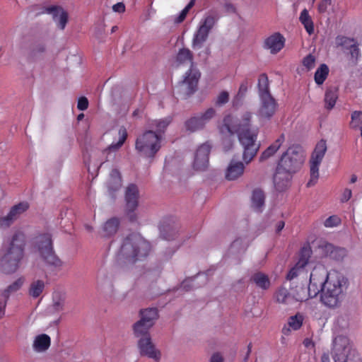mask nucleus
Returning a JSON list of instances; mask_svg holds the SVG:
<instances>
[{
    "mask_svg": "<svg viewBox=\"0 0 362 362\" xmlns=\"http://www.w3.org/2000/svg\"><path fill=\"white\" fill-rule=\"evenodd\" d=\"M252 118V113L248 111L243 113L240 120L228 115L223 118V125L220 128L223 134H237L243 148V160L245 164L251 162L259 148V145L256 143L259 130L251 128Z\"/></svg>",
    "mask_w": 362,
    "mask_h": 362,
    "instance_id": "nucleus-1",
    "label": "nucleus"
},
{
    "mask_svg": "<svg viewBox=\"0 0 362 362\" xmlns=\"http://www.w3.org/2000/svg\"><path fill=\"white\" fill-rule=\"evenodd\" d=\"M349 285V280L345 276L335 271L331 272L322 290L321 301L327 307H338L345 298Z\"/></svg>",
    "mask_w": 362,
    "mask_h": 362,
    "instance_id": "nucleus-2",
    "label": "nucleus"
},
{
    "mask_svg": "<svg viewBox=\"0 0 362 362\" xmlns=\"http://www.w3.org/2000/svg\"><path fill=\"white\" fill-rule=\"evenodd\" d=\"M193 59V54L188 48L179 49L176 56V62L179 64H191L189 69L185 73L184 79L179 82L177 86V91L185 97L189 96L196 91L200 77L199 70L194 65Z\"/></svg>",
    "mask_w": 362,
    "mask_h": 362,
    "instance_id": "nucleus-3",
    "label": "nucleus"
},
{
    "mask_svg": "<svg viewBox=\"0 0 362 362\" xmlns=\"http://www.w3.org/2000/svg\"><path fill=\"white\" fill-rule=\"evenodd\" d=\"M25 244L23 233L18 232L13 235L6 252L0 259V268L4 273L13 274L18 270L24 256Z\"/></svg>",
    "mask_w": 362,
    "mask_h": 362,
    "instance_id": "nucleus-4",
    "label": "nucleus"
},
{
    "mask_svg": "<svg viewBox=\"0 0 362 362\" xmlns=\"http://www.w3.org/2000/svg\"><path fill=\"white\" fill-rule=\"evenodd\" d=\"M151 250L150 243L139 235L127 236L121 246L119 255L134 263L146 257Z\"/></svg>",
    "mask_w": 362,
    "mask_h": 362,
    "instance_id": "nucleus-5",
    "label": "nucleus"
},
{
    "mask_svg": "<svg viewBox=\"0 0 362 362\" xmlns=\"http://www.w3.org/2000/svg\"><path fill=\"white\" fill-rule=\"evenodd\" d=\"M332 355L334 362H362L349 339L339 335L333 340Z\"/></svg>",
    "mask_w": 362,
    "mask_h": 362,
    "instance_id": "nucleus-6",
    "label": "nucleus"
},
{
    "mask_svg": "<svg viewBox=\"0 0 362 362\" xmlns=\"http://www.w3.org/2000/svg\"><path fill=\"white\" fill-rule=\"evenodd\" d=\"M161 138L153 130L146 131L136 139L135 148L142 156L153 158L161 147Z\"/></svg>",
    "mask_w": 362,
    "mask_h": 362,
    "instance_id": "nucleus-7",
    "label": "nucleus"
},
{
    "mask_svg": "<svg viewBox=\"0 0 362 362\" xmlns=\"http://www.w3.org/2000/svg\"><path fill=\"white\" fill-rule=\"evenodd\" d=\"M35 247L48 265L55 268L62 267V262L56 255L53 250L52 236L49 233L41 234L36 237Z\"/></svg>",
    "mask_w": 362,
    "mask_h": 362,
    "instance_id": "nucleus-8",
    "label": "nucleus"
},
{
    "mask_svg": "<svg viewBox=\"0 0 362 362\" xmlns=\"http://www.w3.org/2000/svg\"><path fill=\"white\" fill-rule=\"evenodd\" d=\"M305 161V155L299 146H290L281 156L278 165L288 172L296 173Z\"/></svg>",
    "mask_w": 362,
    "mask_h": 362,
    "instance_id": "nucleus-9",
    "label": "nucleus"
},
{
    "mask_svg": "<svg viewBox=\"0 0 362 362\" xmlns=\"http://www.w3.org/2000/svg\"><path fill=\"white\" fill-rule=\"evenodd\" d=\"M327 143L324 139L318 141L313 151L310 163V179L307 183V187H310L315 185L319 178V167L327 151Z\"/></svg>",
    "mask_w": 362,
    "mask_h": 362,
    "instance_id": "nucleus-10",
    "label": "nucleus"
},
{
    "mask_svg": "<svg viewBox=\"0 0 362 362\" xmlns=\"http://www.w3.org/2000/svg\"><path fill=\"white\" fill-rule=\"evenodd\" d=\"M329 278L328 273L324 268H315L310 276V283L307 286L310 291L311 298H315L322 290L327 284Z\"/></svg>",
    "mask_w": 362,
    "mask_h": 362,
    "instance_id": "nucleus-11",
    "label": "nucleus"
},
{
    "mask_svg": "<svg viewBox=\"0 0 362 362\" xmlns=\"http://www.w3.org/2000/svg\"><path fill=\"white\" fill-rule=\"evenodd\" d=\"M216 115V110L210 107L204 112L193 116L185 122V127L187 131L195 132L203 129L210 120Z\"/></svg>",
    "mask_w": 362,
    "mask_h": 362,
    "instance_id": "nucleus-12",
    "label": "nucleus"
},
{
    "mask_svg": "<svg viewBox=\"0 0 362 362\" xmlns=\"http://www.w3.org/2000/svg\"><path fill=\"white\" fill-rule=\"evenodd\" d=\"M136 345L141 356L147 357L155 362H159L161 352L153 343L151 336L136 339Z\"/></svg>",
    "mask_w": 362,
    "mask_h": 362,
    "instance_id": "nucleus-13",
    "label": "nucleus"
},
{
    "mask_svg": "<svg viewBox=\"0 0 362 362\" xmlns=\"http://www.w3.org/2000/svg\"><path fill=\"white\" fill-rule=\"evenodd\" d=\"M139 189L136 185H129L125 192L126 214L131 222L136 221L135 210L138 206Z\"/></svg>",
    "mask_w": 362,
    "mask_h": 362,
    "instance_id": "nucleus-14",
    "label": "nucleus"
},
{
    "mask_svg": "<svg viewBox=\"0 0 362 362\" xmlns=\"http://www.w3.org/2000/svg\"><path fill=\"white\" fill-rule=\"evenodd\" d=\"M259 100L260 105L257 112V117L260 121L270 120L277 110V102L272 96L259 98Z\"/></svg>",
    "mask_w": 362,
    "mask_h": 362,
    "instance_id": "nucleus-15",
    "label": "nucleus"
},
{
    "mask_svg": "<svg viewBox=\"0 0 362 362\" xmlns=\"http://www.w3.org/2000/svg\"><path fill=\"white\" fill-rule=\"evenodd\" d=\"M211 151V146L204 143L197 150L193 161V168L195 170L204 171L209 166V156Z\"/></svg>",
    "mask_w": 362,
    "mask_h": 362,
    "instance_id": "nucleus-16",
    "label": "nucleus"
},
{
    "mask_svg": "<svg viewBox=\"0 0 362 362\" xmlns=\"http://www.w3.org/2000/svg\"><path fill=\"white\" fill-rule=\"evenodd\" d=\"M293 173L288 172L281 166L277 165L276 172L274 175L273 181L274 187L278 191H284L290 184Z\"/></svg>",
    "mask_w": 362,
    "mask_h": 362,
    "instance_id": "nucleus-17",
    "label": "nucleus"
},
{
    "mask_svg": "<svg viewBox=\"0 0 362 362\" xmlns=\"http://www.w3.org/2000/svg\"><path fill=\"white\" fill-rule=\"evenodd\" d=\"M27 202H21L13 206L7 216L0 218V228H7L24 211L28 209Z\"/></svg>",
    "mask_w": 362,
    "mask_h": 362,
    "instance_id": "nucleus-18",
    "label": "nucleus"
},
{
    "mask_svg": "<svg viewBox=\"0 0 362 362\" xmlns=\"http://www.w3.org/2000/svg\"><path fill=\"white\" fill-rule=\"evenodd\" d=\"M24 281L25 279L23 277L18 278L0 294V318L4 315V310L10 294L18 291Z\"/></svg>",
    "mask_w": 362,
    "mask_h": 362,
    "instance_id": "nucleus-19",
    "label": "nucleus"
},
{
    "mask_svg": "<svg viewBox=\"0 0 362 362\" xmlns=\"http://www.w3.org/2000/svg\"><path fill=\"white\" fill-rule=\"evenodd\" d=\"M285 38L279 33H275L264 41V47L270 50L272 54L278 53L284 47Z\"/></svg>",
    "mask_w": 362,
    "mask_h": 362,
    "instance_id": "nucleus-20",
    "label": "nucleus"
},
{
    "mask_svg": "<svg viewBox=\"0 0 362 362\" xmlns=\"http://www.w3.org/2000/svg\"><path fill=\"white\" fill-rule=\"evenodd\" d=\"M46 11L52 15L54 21L57 23L58 28L64 30L68 21L67 13L61 7L52 6L47 7Z\"/></svg>",
    "mask_w": 362,
    "mask_h": 362,
    "instance_id": "nucleus-21",
    "label": "nucleus"
},
{
    "mask_svg": "<svg viewBox=\"0 0 362 362\" xmlns=\"http://www.w3.org/2000/svg\"><path fill=\"white\" fill-rule=\"evenodd\" d=\"M244 169L242 162L231 160L226 171V178L228 180H235L243 174Z\"/></svg>",
    "mask_w": 362,
    "mask_h": 362,
    "instance_id": "nucleus-22",
    "label": "nucleus"
},
{
    "mask_svg": "<svg viewBox=\"0 0 362 362\" xmlns=\"http://www.w3.org/2000/svg\"><path fill=\"white\" fill-rule=\"evenodd\" d=\"M290 290L292 292L293 298L295 303L303 302L308 300L311 298L310 291L307 288V286L303 284H298L295 286H290Z\"/></svg>",
    "mask_w": 362,
    "mask_h": 362,
    "instance_id": "nucleus-23",
    "label": "nucleus"
},
{
    "mask_svg": "<svg viewBox=\"0 0 362 362\" xmlns=\"http://www.w3.org/2000/svg\"><path fill=\"white\" fill-rule=\"evenodd\" d=\"M293 294L290 288L288 289L285 284L279 287L275 293V298L277 303L284 305H293L295 303L292 297Z\"/></svg>",
    "mask_w": 362,
    "mask_h": 362,
    "instance_id": "nucleus-24",
    "label": "nucleus"
},
{
    "mask_svg": "<svg viewBox=\"0 0 362 362\" xmlns=\"http://www.w3.org/2000/svg\"><path fill=\"white\" fill-rule=\"evenodd\" d=\"M139 315L140 321L153 327L156 320L158 318V310L156 308L141 309Z\"/></svg>",
    "mask_w": 362,
    "mask_h": 362,
    "instance_id": "nucleus-25",
    "label": "nucleus"
},
{
    "mask_svg": "<svg viewBox=\"0 0 362 362\" xmlns=\"http://www.w3.org/2000/svg\"><path fill=\"white\" fill-rule=\"evenodd\" d=\"M152 327V326L138 320L132 325L133 335L136 339L151 337L150 329Z\"/></svg>",
    "mask_w": 362,
    "mask_h": 362,
    "instance_id": "nucleus-26",
    "label": "nucleus"
},
{
    "mask_svg": "<svg viewBox=\"0 0 362 362\" xmlns=\"http://www.w3.org/2000/svg\"><path fill=\"white\" fill-rule=\"evenodd\" d=\"M50 344V337L46 334H41L35 337L33 344V349L38 353L45 352L49 348Z\"/></svg>",
    "mask_w": 362,
    "mask_h": 362,
    "instance_id": "nucleus-27",
    "label": "nucleus"
},
{
    "mask_svg": "<svg viewBox=\"0 0 362 362\" xmlns=\"http://www.w3.org/2000/svg\"><path fill=\"white\" fill-rule=\"evenodd\" d=\"M326 255L337 261L342 260L347 255V250L344 247H334L332 244L325 245Z\"/></svg>",
    "mask_w": 362,
    "mask_h": 362,
    "instance_id": "nucleus-28",
    "label": "nucleus"
},
{
    "mask_svg": "<svg viewBox=\"0 0 362 362\" xmlns=\"http://www.w3.org/2000/svg\"><path fill=\"white\" fill-rule=\"evenodd\" d=\"M122 185L120 173L117 169L112 170L107 182V187L110 194L117 191Z\"/></svg>",
    "mask_w": 362,
    "mask_h": 362,
    "instance_id": "nucleus-29",
    "label": "nucleus"
},
{
    "mask_svg": "<svg viewBox=\"0 0 362 362\" xmlns=\"http://www.w3.org/2000/svg\"><path fill=\"white\" fill-rule=\"evenodd\" d=\"M45 52V46L42 42L33 43L27 54V59L30 62H34L40 58Z\"/></svg>",
    "mask_w": 362,
    "mask_h": 362,
    "instance_id": "nucleus-30",
    "label": "nucleus"
},
{
    "mask_svg": "<svg viewBox=\"0 0 362 362\" xmlns=\"http://www.w3.org/2000/svg\"><path fill=\"white\" fill-rule=\"evenodd\" d=\"M119 226V221L117 218H112L107 220L102 228V236L110 237L116 233Z\"/></svg>",
    "mask_w": 362,
    "mask_h": 362,
    "instance_id": "nucleus-31",
    "label": "nucleus"
},
{
    "mask_svg": "<svg viewBox=\"0 0 362 362\" xmlns=\"http://www.w3.org/2000/svg\"><path fill=\"white\" fill-rule=\"evenodd\" d=\"M257 87L259 98L272 96L269 91V83L266 74H262L259 75Z\"/></svg>",
    "mask_w": 362,
    "mask_h": 362,
    "instance_id": "nucleus-32",
    "label": "nucleus"
},
{
    "mask_svg": "<svg viewBox=\"0 0 362 362\" xmlns=\"http://www.w3.org/2000/svg\"><path fill=\"white\" fill-rule=\"evenodd\" d=\"M284 139V134L279 136L278 139L262 153L259 158L260 161H263L273 156L279 149Z\"/></svg>",
    "mask_w": 362,
    "mask_h": 362,
    "instance_id": "nucleus-33",
    "label": "nucleus"
},
{
    "mask_svg": "<svg viewBox=\"0 0 362 362\" xmlns=\"http://www.w3.org/2000/svg\"><path fill=\"white\" fill-rule=\"evenodd\" d=\"M338 98L337 90L336 88H328L325 94V107L327 110H331L334 108L337 100Z\"/></svg>",
    "mask_w": 362,
    "mask_h": 362,
    "instance_id": "nucleus-34",
    "label": "nucleus"
},
{
    "mask_svg": "<svg viewBox=\"0 0 362 362\" xmlns=\"http://www.w3.org/2000/svg\"><path fill=\"white\" fill-rule=\"evenodd\" d=\"M209 32L199 25L197 30L194 33L192 39V47L201 48L206 41Z\"/></svg>",
    "mask_w": 362,
    "mask_h": 362,
    "instance_id": "nucleus-35",
    "label": "nucleus"
},
{
    "mask_svg": "<svg viewBox=\"0 0 362 362\" xmlns=\"http://www.w3.org/2000/svg\"><path fill=\"white\" fill-rule=\"evenodd\" d=\"M344 54L347 55L350 64L352 66L357 65L361 57L360 44L358 42L353 44Z\"/></svg>",
    "mask_w": 362,
    "mask_h": 362,
    "instance_id": "nucleus-36",
    "label": "nucleus"
},
{
    "mask_svg": "<svg viewBox=\"0 0 362 362\" xmlns=\"http://www.w3.org/2000/svg\"><path fill=\"white\" fill-rule=\"evenodd\" d=\"M251 281L262 290H267L271 286L268 276L262 272L255 273L251 277Z\"/></svg>",
    "mask_w": 362,
    "mask_h": 362,
    "instance_id": "nucleus-37",
    "label": "nucleus"
},
{
    "mask_svg": "<svg viewBox=\"0 0 362 362\" xmlns=\"http://www.w3.org/2000/svg\"><path fill=\"white\" fill-rule=\"evenodd\" d=\"M265 196L262 190L255 189L252 192V206L257 211H262L264 205Z\"/></svg>",
    "mask_w": 362,
    "mask_h": 362,
    "instance_id": "nucleus-38",
    "label": "nucleus"
},
{
    "mask_svg": "<svg viewBox=\"0 0 362 362\" xmlns=\"http://www.w3.org/2000/svg\"><path fill=\"white\" fill-rule=\"evenodd\" d=\"M45 288V284L42 280L33 281L29 287L28 294L33 298H38L43 292Z\"/></svg>",
    "mask_w": 362,
    "mask_h": 362,
    "instance_id": "nucleus-39",
    "label": "nucleus"
},
{
    "mask_svg": "<svg viewBox=\"0 0 362 362\" xmlns=\"http://www.w3.org/2000/svg\"><path fill=\"white\" fill-rule=\"evenodd\" d=\"M299 20L300 23L303 25L305 30L310 35L313 33L314 32V25L313 22L308 13V11L306 8H304L300 15Z\"/></svg>",
    "mask_w": 362,
    "mask_h": 362,
    "instance_id": "nucleus-40",
    "label": "nucleus"
},
{
    "mask_svg": "<svg viewBox=\"0 0 362 362\" xmlns=\"http://www.w3.org/2000/svg\"><path fill=\"white\" fill-rule=\"evenodd\" d=\"M336 45L337 47H341L344 52L348 51L349 49L355 44L357 40L353 37H348L346 36L338 35L335 39Z\"/></svg>",
    "mask_w": 362,
    "mask_h": 362,
    "instance_id": "nucleus-41",
    "label": "nucleus"
},
{
    "mask_svg": "<svg viewBox=\"0 0 362 362\" xmlns=\"http://www.w3.org/2000/svg\"><path fill=\"white\" fill-rule=\"evenodd\" d=\"M218 20V16L216 14H207L200 21L199 26L204 28L206 30L210 31L214 27Z\"/></svg>",
    "mask_w": 362,
    "mask_h": 362,
    "instance_id": "nucleus-42",
    "label": "nucleus"
},
{
    "mask_svg": "<svg viewBox=\"0 0 362 362\" xmlns=\"http://www.w3.org/2000/svg\"><path fill=\"white\" fill-rule=\"evenodd\" d=\"M172 122V118L170 117H168L159 120H153L150 124V127L151 128H155L157 133L159 135H161V133H163L167 127Z\"/></svg>",
    "mask_w": 362,
    "mask_h": 362,
    "instance_id": "nucleus-43",
    "label": "nucleus"
},
{
    "mask_svg": "<svg viewBox=\"0 0 362 362\" xmlns=\"http://www.w3.org/2000/svg\"><path fill=\"white\" fill-rule=\"evenodd\" d=\"M329 74V68L325 64H322L315 73V81L317 85H322Z\"/></svg>",
    "mask_w": 362,
    "mask_h": 362,
    "instance_id": "nucleus-44",
    "label": "nucleus"
},
{
    "mask_svg": "<svg viewBox=\"0 0 362 362\" xmlns=\"http://www.w3.org/2000/svg\"><path fill=\"white\" fill-rule=\"evenodd\" d=\"M311 254L312 250L310 247H303L300 250L299 259L297 262L298 266L305 267L308 263Z\"/></svg>",
    "mask_w": 362,
    "mask_h": 362,
    "instance_id": "nucleus-45",
    "label": "nucleus"
},
{
    "mask_svg": "<svg viewBox=\"0 0 362 362\" xmlns=\"http://www.w3.org/2000/svg\"><path fill=\"white\" fill-rule=\"evenodd\" d=\"M119 139L117 142L112 143L107 148L110 151H117L118 150L124 143L127 137V132L125 128L122 127L119 130ZM107 151V149L105 150Z\"/></svg>",
    "mask_w": 362,
    "mask_h": 362,
    "instance_id": "nucleus-46",
    "label": "nucleus"
},
{
    "mask_svg": "<svg viewBox=\"0 0 362 362\" xmlns=\"http://www.w3.org/2000/svg\"><path fill=\"white\" fill-rule=\"evenodd\" d=\"M351 121L350 122V127L352 129L360 128L361 130L362 127V112L354 111L351 113Z\"/></svg>",
    "mask_w": 362,
    "mask_h": 362,
    "instance_id": "nucleus-47",
    "label": "nucleus"
},
{
    "mask_svg": "<svg viewBox=\"0 0 362 362\" xmlns=\"http://www.w3.org/2000/svg\"><path fill=\"white\" fill-rule=\"evenodd\" d=\"M194 3H195V0H190V1L185 7V8H183L181 11V12L179 13V15L175 18L174 21L175 23H180L185 19L187 14L188 13L189 11L192 8V6L194 5Z\"/></svg>",
    "mask_w": 362,
    "mask_h": 362,
    "instance_id": "nucleus-48",
    "label": "nucleus"
},
{
    "mask_svg": "<svg viewBox=\"0 0 362 362\" xmlns=\"http://www.w3.org/2000/svg\"><path fill=\"white\" fill-rule=\"evenodd\" d=\"M303 324V317L301 315H296L294 316H291L288 319V325L293 330L298 329Z\"/></svg>",
    "mask_w": 362,
    "mask_h": 362,
    "instance_id": "nucleus-49",
    "label": "nucleus"
},
{
    "mask_svg": "<svg viewBox=\"0 0 362 362\" xmlns=\"http://www.w3.org/2000/svg\"><path fill=\"white\" fill-rule=\"evenodd\" d=\"M341 223L340 218L337 215H332L328 217L324 222V226L326 228H333L339 226Z\"/></svg>",
    "mask_w": 362,
    "mask_h": 362,
    "instance_id": "nucleus-50",
    "label": "nucleus"
},
{
    "mask_svg": "<svg viewBox=\"0 0 362 362\" xmlns=\"http://www.w3.org/2000/svg\"><path fill=\"white\" fill-rule=\"evenodd\" d=\"M229 100V94L227 91H221L216 98V104L221 106L227 103Z\"/></svg>",
    "mask_w": 362,
    "mask_h": 362,
    "instance_id": "nucleus-51",
    "label": "nucleus"
},
{
    "mask_svg": "<svg viewBox=\"0 0 362 362\" xmlns=\"http://www.w3.org/2000/svg\"><path fill=\"white\" fill-rule=\"evenodd\" d=\"M304 267H301L298 266V264L296 263V265L290 269L288 272L286 279L287 280L292 281L294 278L298 276L300 272H301Z\"/></svg>",
    "mask_w": 362,
    "mask_h": 362,
    "instance_id": "nucleus-52",
    "label": "nucleus"
},
{
    "mask_svg": "<svg viewBox=\"0 0 362 362\" xmlns=\"http://www.w3.org/2000/svg\"><path fill=\"white\" fill-rule=\"evenodd\" d=\"M248 86H249V82H248L247 79L244 80L241 83L239 90H238V92L236 95L237 98L242 99L245 97V95L247 91Z\"/></svg>",
    "mask_w": 362,
    "mask_h": 362,
    "instance_id": "nucleus-53",
    "label": "nucleus"
},
{
    "mask_svg": "<svg viewBox=\"0 0 362 362\" xmlns=\"http://www.w3.org/2000/svg\"><path fill=\"white\" fill-rule=\"evenodd\" d=\"M198 278V276L194 277L192 279H187L184 281L181 286L186 291H189L194 288H197L198 286L195 285L194 281Z\"/></svg>",
    "mask_w": 362,
    "mask_h": 362,
    "instance_id": "nucleus-54",
    "label": "nucleus"
},
{
    "mask_svg": "<svg viewBox=\"0 0 362 362\" xmlns=\"http://www.w3.org/2000/svg\"><path fill=\"white\" fill-rule=\"evenodd\" d=\"M315 59L313 55L308 54L303 60V64L308 69H311L315 66Z\"/></svg>",
    "mask_w": 362,
    "mask_h": 362,
    "instance_id": "nucleus-55",
    "label": "nucleus"
},
{
    "mask_svg": "<svg viewBox=\"0 0 362 362\" xmlns=\"http://www.w3.org/2000/svg\"><path fill=\"white\" fill-rule=\"evenodd\" d=\"M88 107V100L86 97H81L78 100L77 108L79 110H86Z\"/></svg>",
    "mask_w": 362,
    "mask_h": 362,
    "instance_id": "nucleus-56",
    "label": "nucleus"
},
{
    "mask_svg": "<svg viewBox=\"0 0 362 362\" xmlns=\"http://www.w3.org/2000/svg\"><path fill=\"white\" fill-rule=\"evenodd\" d=\"M332 0H323L322 1L318 6V11L320 13H325L328 6L331 5Z\"/></svg>",
    "mask_w": 362,
    "mask_h": 362,
    "instance_id": "nucleus-57",
    "label": "nucleus"
},
{
    "mask_svg": "<svg viewBox=\"0 0 362 362\" xmlns=\"http://www.w3.org/2000/svg\"><path fill=\"white\" fill-rule=\"evenodd\" d=\"M351 195H352L351 190L350 189L346 188L342 193V195L341 197V202H348L351 199Z\"/></svg>",
    "mask_w": 362,
    "mask_h": 362,
    "instance_id": "nucleus-58",
    "label": "nucleus"
},
{
    "mask_svg": "<svg viewBox=\"0 0 362 362\" xmlns=\"http://www.w3.org/2000/svg\"><path fill=\"white\" fill-rule=\"evenodd\" d=\"M160 233L164 239H166L168 240H170L173 238V235H175V230H173V234L172 235H167L165 234L166 228L165 226H162L160 228Z\"/></svg>",
    "mask_w": 362,
    "mask_h": 362,
    "instance_id": "nucleus-59",
    "label": "nucleus"
},
{
    "mask_svg": "<svg viewBox=\"0 0 362 362\" xmlns=\"http://www.w3.org/2000/svg\"><path fill=\"white\" fill-rule=\"evenodd\" d=\"M209 362H223V357L218 352L214 353L211 356Z\"/></svg>",
    "mask_w": 362,
    "mask_h": 362,
    "instance_id": "nucleus-60",
    "label": "nucleus"
},
{
    "mask_svg": "<svg viewBox=\"0 0 362 362\" xmlns=\"http://www.w3.org/2000/svg\"><path fill=\"white\" fill-rule=\"evenodd\" d=\"M112 10L115 12L123 13L125 11V6L122 2H118L113 5Z\"/></svg>",
    "mask_w": 362,
    "mask_h": 362,
    "instance_id": "nucleus-61",
    "label": "nucleus"
},
{
    "mask_svg": "<svg viewBox=\"0 0 362 362\" xmlns=\"http://www.w3.org/2000/svg\"><path fill=\"white\" fill-rule=\"evenodd\" d=\"M64 300H59L57 301L54 302L53 307L56 311H61L64 308Z\"/></svg>",
    "mask_w": 362,
    "mask_h": 362,
    "instance_id": "nucleus-62",
    "label": "nucleus"
},
{
    "mask_svg": "<svg viewBox=\"0 0 362 362\" xmlns=\"http://www.w3.org/2000/svg\"><path fill=\"white\" fill-rule=\"evenodd\" d=\"M251 350H252V344L250 343L247 346V351L245 356L244 357V358L243 360V362H247L250 354L251 353Z\"/></svg>",
    "mask_w": 362,
    "mask_h": 362,
    "instance_id": "nucleus-63",
    "label": "nucleus"
},
{
    "mask_svg": "<svg viewBox=\"0 0 362 362\" xmlns=\"http://www.w3.org/2000/svg\"><path fill=\"white\" fill-rule=\"evenodd\" d=\"M285 223L283 221H280L276 223V233H279L284 227Z\"/></svg>",
    "mask_w": 362,
    "mask_h": 362,
    "instance_id": "nucleus-64",
    "label": "nucleus"
}]
</instances>
